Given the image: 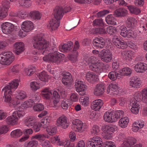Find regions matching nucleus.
<instances>
[{
	"mask_svg": "<svg viewBox=\"0 0 147 147\" xmlns=\"http://www.w3.org/2000/svg\"><path fill=\"white\" fill-rule=\"evenodd\" d=\"M103 105L102 100L100 99L96 100L93 101L91 104L92 109L95 111H98Z\"/></svg>",
	"mask_w": 147,
	"mask_h": 147,
	"instance_id": "obj_25",
	"label": "nucleus"
},
{
	"mask_svg": "<svg viewBox=\"0 0 147 147\" xmlns=\"http://www.w3.org/2000/svg\"><path fill=\"white\" fill-rule=\"evenodd\" d=\"M38 76L39 79L41 81L45 83L48 82L49 76L45 71H43L40 73Z\"/></svg>",
	"mask_w": 147,
	"mask_h": 147,
	"instance_id": "obj_35",
	"label": "nucleus"
},
{
	"mask_svg": "<svg viewBox=\"0 0 147 147\" xmlns=\"http://www.w3.org/2000/svg\"><path fill=\"white\" fill-rule=\"evenodd\" d=\"M36 123V119L34 116L28 117L24 121L25 125L29 127H32Z\"/></svg>",
	"mask_w": 147,
	"mask_h": 147,
	"instance_id": "obj_29",
	"label": "nucleus"
},
{
	"mask_svg": "<svg viewBox=\"0 0 147 147\" xmlns=\"http://www.w3.org/2000/svg\"><path fill=\"white\" fill-rule=\"evenodd\" d=\"M75 87L78 92H84L86 90V85L81 81L76 80Z\"/></svg>",
	"mask_w": 147,
	"mask_h": 147,
	"instance_id": "obj_22",
	"label": "nucleus"
},
{
	"mask_svg": "<svg viewBox=\"0 0 147 147\" xmlns=\"http://www.w3.org/2000/svg\"><path fill=\"white\" fill-rule=\"evenodd\" d=\"M121 76L120 73L113 71L110 72L108 75L109 78L112 80H115L117 78L119 79L121 77Z\"/></svg>",
	"mask_w": 147,
	"mask_h": 147,
	"instance_id": "obj_40",
	"label": "nucleus"
},
{
	"mask_svg": "<svg viewBox=\"0 0 147 147\" xmlns=\"http://www.w3.org/2000/svg\"><path fill=\"white\" fill-rule=\"evenodd\" d=\"M6 122L9 124L15 125L18 123V119L16 118L13 115L8 117L6 119Z\"/></svg>",
	"mask_w": 147,
	"mask_h": 147,
	"instance_id": "obj_36",
	"label": "nucleus"
},
{
	"mask_svg": "<svg viewBox=\"0 0 147 147\" xmlns=\"http://www.w3.org/2000/svg\"><path fill=\"white\" fill-rule=\"evenodd\" d=\"M57 129L55 127L49 126L46 128V131L48 134L50 135L53 136L56 133Z\"/></svg>",
	"mask_w": 147,
	"mask_h": 147,
	"instance_id": "obj_44",
	"label": "nucleus"
},
{
	"mask_svg": "<svg viewBox=\"0 0 147 147\" xmlns=\"http://www.w3.org/2000/svg\"><path fill=\"white\" fill-rule=\"evenodd\" d=\"M69 102L68 100L66 99H64L62 101L61 105L62 108L64 109H67L68 108Z\"/></svg>",
	"mask_w": 147,
	"mask_h": 147,
	"instance_id": "obj_55",
	"label": "nucleus"
},
{
	"mask_svg": "<svg viewBox=\"0 0 147 147\" xmlns=\"http://www.w3.org/2000/svg\"><path fill=\"white\" fill-rule=\"evenodd\" d=\"M22 134V131L20 129H17L12 131L11 133L10 136L12 138H17Z\"/></svg>",
	"mask_w": 147,
	"mask_h": 147,
	"instance_id": "obj_43",
	"label": "nucleus"
},
{
	"mask_svg": "<svg viewBox=\"0 0 147 147\" xmlns=\"http://www.w3.org/2000/svg\"><path fill=\"white\" fill-rule=\"evenodd\" d=\"M105 20L108 24L115 25L116 24V19L112 14L109 15L106 17Z\"/></svg>",
	"mask_w": 147,
	"mask_h": 147,
	"instance_id": "obj_34",
	"label": "nucleus"
},
{
	"mask_svg": "<svg viewBox=\"0 0 147 147\" xmlns=\"http://www.w3.org/2000/svg\"><path fill=\"white\" fill-rule=\"evenodd\" d=\"M50 120L48 118H45L41 120V123L42 124V127L44 128H47L49 126Z\"/></svg>",
	"mask_w": 147,
	"mask_h": 147,
	"instance_id": "obj_51",
	"label": "nucleus"
},
{
	"mask_svg": "<svg viewBox=\"0 0 147 147\" xmlns=\"http://www.w3.org/2000/svg\"><path fill=\"white\" fill-rule=\"evenodd\" d=\"M84 59V60L88 63V64L94 63V62L96 59V58L93 56H86Z\"/></svg>",
	"mask_w": 147,
	"mask_h": 147,
	"instance_id": "obj_58",
	"label": "nucleus"
},
{
	"mask_svg": "<svg viewBox=\"0 0 147 147\" xmlns=\"http://www.w3.org/2000/svg\"><path fill=\"white\" fill-rule=\"evenodd\" d=\"M72 76L70 73L66 72L63 74L62 82L64 85H67L72 81Z\"/></svg>",
	"mask_w": 147,
	"mask_h": 147,
	"instance_id": "obj_30",
	"label": "nucleus"
},
{
	"mask_svg": "<svg viewBox=\"0 0 147 147\" xmlns=\"http://www.w3.org/2000/svg\"><path fill=\"white\" fill-rule=\"evenodd\" d=\"M122 56L125 60H130L131 58V54L129 51H123L121 53Z\"/></svg>",
	"mask_w": 147,
	"mask_h": 147,
	"instance_id": "obj_46",
	"label": "nucleus"
},
{
	"mask_svg": "<svg viewBox=\"0 0 147 147\" xmlns=\"http://www.w3.org/2000/svg\"><path fill=\"white\" fill-rule=\"evenodd\" d=\"M60 23V21L53 19L52 21L49 22L47 26V28L51 30H55L59 26Z\"/></svg>",
	"mask_w": 147,
	"mask_h": 147,
	"instance_id": "obj_23",
	"label": "nucleus"
},
{
	"mask_svg": "<svg viewBox=\"0 0 147 147\" xmlns=\"http://www.w3.org/2000/svg\"><path fill=\"white\" fill-rule=\"evenodd\" d=\"M63 14V9L62 8L60 7H58L54 10V17L53 19L60 21Z\"/></svg>",
	"mask_w": 147,
	"mask_h": 147,
	"instance_id": "obj_19",
	"label": "nucleus"
},
{
	"mask_svg": "<svg viewBox=\"0 0 147 147\" xmlns=\"http://www.w3.org/2000/svg\"><path fill=\"white\" fill-rule=\"evenodd\" d=\"M128 7L130 12L131 13L137 15L141 12L140 9L138 7L132 5L128 6Z\"/></svg>",
	"mask_w": 147,
	"mask_h": 147,
	"instance_id": "obj_42",
	"label": "nucleus"
},
{
	"mask_svg": "<svg viewBox=\"0 0 147 147\" xmlns=\"http://www.w3.org/2000/svg\"><path fill=\"white\" fill-rule=\"evenodd\" d=\"M105 86L102 84H97L94 90V95L99 96L102 95L104 92Z\"/></svg>",
	"mask_w": 147,
	"mask_h": 147,
	"instance_id": "obj_21",
	"label": "nucleus"
},
{
	"mask_svg": "<svg viewBox=\"0 0 147 147\" xmlns=\"http://www.w3.org/2000/svg\"><path fill=\"white\" fill-rule=\"evenodd\" d=\"M93 24L94 26H102L104 25L103 20L102 19H96L93 21Z\"/></svg>",
	"mask_w": 147,
	"mask_h": 147,
	"instance_id": "obj_63",
	"label": "nucleus"
},
{
	"mask_svg": "<svg viewBox=\"0 0 147 147\" xmlns=\"http://www.w3.org/2000/svg\"><path fill=\"white\" fill-rule=\"evenodd\" d=\"M56 124L58 126L63 129L67 128L69 125L67 117L63 115L57 118Z\"/></svg>",
	"mask_w": 147,
	"mask_h": 147,
	"instance_id": "obj_9",
	"label": "nucleus"
},
{
	"mask_svg": "<svg viewBox=\"0 0 147 147\" xmlns=\"http://www.w3.org/2000/svg\"><path fill=\"white\" fill-rule=\"evenodd\" d=\"M107 31L109 34H113L116 32V29L115 27L109 26L107 28Z\"/></svg>",
	"mask_w": 147,
	"mask_h": 147,
	"instance_id": "obj_59",
	"label": "nucleus"
},
{
	"mask_svg": "<svg viewBox=\"0 0 147 147\" xmlns=\"http://www.w3.org/2000/svg\"><path fill=\"white\" fill-rule=\"evenodd\" d=\"M48 136L45 135L43 134H36L32 137V138L33 139H36L39 140H43L45 138H48Z\"/></svg>",
	"mask_w": 147,
	"mask_h": 147,
	"instance_id": "obj_53",
	"label": "nucleus"
},
{
	"mask_svg": "<svg viewBox=\"0 0 147 147\" xmlns=\"http://www.w3.org/2000/svg\"><path fill=\"white\" fill-rule=\"evenodd\" d=\"M127 32V36L126 37L128 38H135L137 36V34L136 33H134V31L131 30H128Z\"/></svg>",
	"mask_w": 147,
	"mask_h": 147,
	"instance_id": "obj_61",
	"label": "nucleus"
},
{
	"mask_svg": "<svg viewBox=\"0 0 147 147\" xmlns=\"http://www.w3.org/2000/svg\"><path fill=\"white\" fill-rule=\"evenodd\" d=\"M125 139L130 146L134 144L136 142V139L134 138L129 137Z\"/></svg>",
	"mask_w": 147,
	"mask_h": 147,
	"instance_id": "obj_60",
	"label": "nucleus"
},
{
	"mask_svg": "<svg viewBox=\"0 0 147 147\" xmlns=\"http://www.w3.org/2000/svg\"><path fill=\"white\" fill-rule=\"evenodd\" d=\"M33 40V46L35 49L42 50L49 47V42L44 39L43 34L42 36L38 35L35 36Z\"/></svg>",
	"mask_w": 147,
	"mask_h": 147,
	"instance_id": "obj_1",
	"label": "nucleus"
},
{
	"mask_svg": "<svg viewBox=\"0 0 147 147\" xmlns=\"http://www.w3.org/2000/svg\"><path fill=\"white\" fill-rule=\"evenodd\" d=\"M99 132V127L96 125H94L90 129V132L93 135H98Z\"/></svg>",
	"mask_w": 147,
	"mask_h": 147,
	"instance_id": "obj_54",
	"label": "nucleus"
},
{
	"mask_svg": "<svg viewBox=\"0 0 147 147\" xmlns=\"http://www.w3.org/2000/svg\"><path fill=\"white\" fill-rule=\"evenodd\" d=\"M101 63H92L89 65V67L91 70L97 73H101L100 67L102 66Z\"/></svg>",
	"mask_w": 147,
	"mask_h": 147,
	"instance_id": "obj_24",
	"label": "nucleus"
},
{
	"mask_svg": "<svg viewBox=\"0 0 147 147\" xmlns=\"http://www.w3.org/2000/svg\"><path fill=\"white\" fill-rule=\"evenodd\" d=\"M86 78L89 82L92 83L98 80V76L91 72H88L86 74Z\"/></svg>",
	"mask_w": 147,
	"mask_h": 147,
	"instance_id": "obj_27",
	"label": "nucleus"
},
{
	"mask_svg": "<svg viewBox=\"0 0 147 147\" xmlns=\"http://www.w3.org/2000/svg\"><path fill=\"white\" fill-rule=\"evenodd\" d=\"M1 28L2 31L4 33L9 34L14 30L15 26L11 23L5 22L1 25Z\"/></svg>",
	"mask_w": 147,
	"mask_h": 147,
	"instance_id": "obj_10",
	"label": "nucleus"
},
{
	"mask_svg": "<svg viewBox=\"0 0 147 147\" xmlns=\"http://www.w3.org/2000/svg\"><path fill=\"white\" fill-rule=\"evenodd\" d=\"M16 95V97L19 100H22L27 97L26 93L23 91H19Z\"/></svg>",
	"mask_w": 147,
	"mask_h": 147,
	"instance_id": "obj_45",
	"label": "nucleus"
},
{
	"mask_svg": "<svg viewBox=\"0 0 147 147\" xmlns=\"http://www.w3.org/2000/svg\"><path fill=\"white\" fill-rule=\"evenodd\" d=\"M112 56V53L110 52L106 49H103L100 51L98 57L100 58L102 61L107 63L111 61L113 58Z\"/></svg>",
	"mask_w": 147,
	"mask_h": 147,
	"instance_id": "obj_7",
	"label": "nucleus"
},
{
	"mask_svg": "<svg viewBox=\"0 0 147 147\" xmlns=\"http://www.w3.org/2000/svg\"><path fill=\"white\" fill-rule=\"evenodd\" d=\"M128 13L127 9L123 8H120L116 9L113 12L114 15L116 17H124Z\"/></svg>",
	"mask_w": 147,
	"mask_h": 147,
	"instance_id": "obj_17",
	"label": "nucleus"
},
{
	"mask_svg": "<svg viewBox=\"0 0 147 147\" xmlns=\"http://www.w3.org/2000/svg\"><path fill=\"white\" fill-rule=\"evenodd\" d=\"M118 91V85L116 84H110L108 87L107 90V93L114 96L117 94Z\"/></svg>",
	"mask_w": 147,
	"mask_h": 147,
	"instance_id": "obj_11",
	"label": "nucleus"
},
{
	"mask_svg": "<svg viewBox=\"0 0 147 147\" xmlns=\"http://www.w3.org/2000/svg\"><path fill=\"white\" fill-rule=\"evenodd\" d=\"M38 145V142L36 140H32L28 142H26L24 144L25 147H36Z\"/></svg>",
	"mask_w": 147,
	"mask_h": 147,
	"instance_id": "obj_48",
	"label": "nucleus"
},
{
	"mask_svg": "<svg viewBox=\"0 0 147 147\" xmlns=\"http://www.w3.org/2000/svg\"><path fill=\"white\" fill-rule=\"evenodd\" d=\"M13 47L14 52L17 55H20L24 51V44L22 42H16L13 45Z\"/></svg>",
	"mask_w": 147,
	"mask_h": 147,
	"instance_id": "obj_13",
	"label": "nucleus"
},
{
	"mask_svg": "<svg viewBox=\"0 0 147 147\" xmlns=\"http://www.w3.org/2000/svg\"><path fill=\"white\" fill-rule=\"evenodd\" d=\"M57 145L63 147H74V145L71 144L69 141L63 140L58 141L57 143Z\"/></svg>",
	"mask_w": 147,
	"mask_h": 147,
	"instance_id": "obj_38",
	"label": "nucleus"
},
{
	"mask_svg": "<svg viewBox=\"0 0 147 147\" xmlns=\"http://www.w3.org/2000/svg\"><path fill=\"white\" fill-rule=\"evenodd\" d=\"M92 44L93 46L96 48L102 49L105 45V40L101 37L95 38L92 41Z\"/></svg>",
	"mask_w": 147,
	"mask_h": 147,
	"instance_id": "obj_12",
	"label": "nucleus"
},
{
	"mask_svg": "<svg viewBox=\"0 0 147 147\" xmlns=\"http://www.w3.org/2000/svg\"><path fill=\"white\" fill-rule=\"evenodd\" d=\"M118 27L120 31V35L124 37H126L128 30L126 27L123 25L119 26Z\"/></svg>",
	"mask_w": 147,
	"mask_h": 147,
	"instance_id": "obj_41",
	"label": "nucleus"
},
{
	"mask_svg": "<svg viewBox=\"0 0 147 147\" xmlns=\"http://www.w3.org/2000/svg\"><path fill=\"white\" fill-rule=\"evenodd\" d=\"M102 137L103 138L108 140L112 137V134L114 131V129L113 127L107 125H104L102 127Z\"/></svg>",
	"mask_w": 147,
	"mask_h": 147,
	"instance_id": "obj_5",
	"label": "nucleus"
},
{
	"mask_svg": "<svg viewBox=\"0 0 147 147\" xmlns=\"http://www.w3.org/2000/svg\"><path fill=\"white\" fill-rule=\"evenodd\" d=\"M142 82L138 78H135L130 81L129 85L134 88H139L141 86Z\"/></svg>",
	"mask_w": 147,
	"mask_h": 147,
	"instance_id": "obj_26",
	"label": "nucleus"
},
{
	"mask_svg": "<svg viewBox=\"0 0 147 147\" xmlns=\"http://www.w3.org/2000/svg\"><path fill=\"white\" fill-rule=\"evenodd\" d=\"M129 121V119L127 117L121 118L119 122V126L122 128H124L126 127Z\"/></svg>",
	"mask_w": 147,
	"mask_h": 147,
	"instance_id": "obj_33",
	"label": "nucleus"
},
{
	"mask_svg": "<svg viewBox=\"0 0 147 147\" xmlns=\"http://www.w3.org/2000/svg\"><path fill=\"white\" fill-rule=\"evenodd\" d=\"M43 59L46 61H50L58 64L62 61L63 58L60 53L55 51L54 52L49 53L48 55L43 57Z\"/></svg>",
	"mask_w": 147,
	"mask_h": 147,
	"instance_id": "obj_3",
	"label": "nucleus"
},
{
	"mask_svg": "<svg viewBox=\"0 0 147 147\" xmlns=\"http://www.w3.org/2000/svg\"><path fill=\"white\" fill-rule=\"evenodd\" d=\"M135 71L138 73H144L147 69V66L146 64L143 62H139L134 66Z\"/></svg>",
	"mask_w": 147,
	"mask_h": 147,
	"instance_id": "obj_16",
	"label": "nucleus"
},
{
	"mask_svg": "<svg viewBox=\"0 0 147 147\" xmlns=\"http://www.w3.org/2000/svg\"><path fill=\"white\" fill-rule=\"evenodd\" d=\"M102 139L98 136L93 137L87 142V147H101L102 142Z\"/></svg>",
	"mask_w": 147,
	"mask_h": 147,
	"instance_id": "obj_8",
	"label": "nucleus"
},
{
	"mask_svg": "<svg viewBox=\"0 0 147 147\" xmlns=\"http://www.w3.org/2000/svg\"><path fill=\"white\" fill-rule=\"evenodd\" d=\"M2 90L4 91V97H5L4 101L6 102H10L11 101V91L6 90L3 89Z\"/></svg>",
	"mask_w": 147,
	"mask_h": 147,
	"instance_id": "obj_37",
	"label": "nucleus"
},
{
	"mask_svg": "<svg viewBox=\"0 0 147 147\" xmlns=\"http://www.w3.org/2000/svg\"><path fill=\"white\" fill-rule=\"evenodd\" d=\"M73 43L72 42H68L63 45H60L59 50L61 51L68 52L72 48Z\"/></svg>",
	"mask_w": 147,
	"mask_h": 147,
	"instance_id": "obj_20",
	"label": "nucleus"
},
{
	"mask_svg": "<svg viewBox=\"0 0 147 147\" xmlns=\"http://www.w3.org/2000/svg\"><path fill=\"white\" fill-rule=\"evenodd\" d=\"M113 111L107 112L104 115V119L105 121L108 123H112L116 121Z\"/></svg>",
	"mask_w": 147,
	"mask_h": 147,
	"instance_id": "obj_15",
	"label": "nucleus"
},
{
	"mask_svg": "<svg viewBox=\"0 0 147 147\" xmlns=\"http://www.w3.org/2000/svg\"><path fill=\"white\" fill-rule=\"evenodd\" d=\"M131 106L132 107H135L136 108H140V105L139 102L136 100H132L130 103Z\"/></svg>",
	"mask_w": 147,
	"mask_h": 147,
	"instance_id": "obj_64",
	"label": "nucleus"
},
{
	"mask_svg": "<svg viewBox=\"0 0 147 147\" xmlns=\"http://www.w3.org/2000/svg\"><path fill=\"white\" fill-rule=\"evenodd\" d=\"M133 100L139 102L143 100V102L147 103V88L143 89L141 92L136 93L134 95Z\"/></svg>",
	"mask_w": 147,
	"mask_h": 147,
	"instance_id": "obj_6",
	"label": "nucleus"
},
{
	"mask_svg": "<svg viewBox=\"0 0 147 147\" xmlns=\"http://www.w3.org/2000/svg\"><path fill=\"white\" fill-rule=\"evenodd\" d=\"M44 106L40 104H38L35 105L33 107V109L36 111H40L44 109Z\"/></svg>",
	"mask_w": 147,
	"mask_h": 147,
	"instance_id": "obj_57",
	"label": "nucleus"
},
{
	"mask_svg": "<svg viewBox=\"0 0 147 147\" xmlns=\"http://www.w3.org/2000/svg\"><path fill=\"white\" fill-rule=\"evenodd\" d=\"M29 16L33 20H38L40 19L41 15L38 11H32L30 13Z\"/></svg>",
	"mask_w": 147,
	"mask_h": 147,
	"instance_id": "obj_39",
	"label": "nucleus"
},
{
	"mask_svg": "<svg viewBox=\"0 0 147 147\" xmlns=\"http://www.w3.org/2000/svg\"><path fill=\"white\" fill-rule=\"evenodd\" d=\"M14 60L13 54L11 51H3L0 54V63L2 65H9Z\"/></svg>",
	"mask_w": 147,
	"mask_h": 147,
	"instance_id": "obj_2",
	"label": "nucleus"
},
{
	"mask_svg": "<svg viewBox=\"0 0 147 147\" xmlns=\"http://www.w3.org/2000/svg\"><path fill=\"white\" fill-rule=\"evenodd\" d=\"M121 72H120L122 74L121 75H125L128 76L131 74L132 73V70L128 67H125L122 69Z\"/></svg>",
	"mask_w": 147,
	"mask_h": 147,
	"instance_id": "obj_50",
	"label": "nucleus"
},
{
	"mask_svg": "<svg viewBox=\"0 0 147 147\" xmlns=\"http://www.w3.org/2000/svg\"><path fill=\"white\" fill-rule=\"evenodd\" d=\"M30 87L33 91H36L40 88L39 84L36 82L34 81L30 83Z\"/></svg>",
	"mask_w": 147,
	"mask_h": 147,
	"instance_id": "obj_56",
	"label": "nucleus"
},
{
	"mask_svg": "<svg viewBox=\"0 0 147 147\" xmlns=\"http://www.w3.org/2000/svg\"><path fill=\"white\" fill-rule=\"evenodd\" d=\"M125 22L127 27L133 28L136 25L137 21L134 18L130 17L127 19Z\"/></svg>",
	"mask_w": 147,
	"mask_h": 147,
	"instance_id": "obj_31",
	"label": "nucleus"
},
{
	"mask_svg": "<svg viewBox=\"0 0 147 147\" xmlns=\"http://www.w3.org/2000/svg\"><path fill=\"white\" fill-rule=\"evenodd\" d=\"M72 128L75 131L80 133L86 131L87 127L86 124L78 119H76L72 122Z\"/></svg>",
	"mask_w": 147,
	"mask_h": 147,
	"instance_id": "obj_4",
	"label": "nucleus"
},
{
	"mask_svg": "<svg viewBox=\"0 0 147 147\" xmlns=\"http://www.w3.org/2000/svg\"><path fill=\"white\" fill-rule=\"evenodd\" d=\"M33 24L30 21H26L23 22L21 25V28L25 32H28L32 30L33 28Z\"/></svg>",
	"mask_w": 147,
	"mask_h": 147,
	"instance_id": "obj_14",
	"label": "nucleus"
},
{
	"mask_svg": "<svg viewBox=\"0 0 147 147\" xmlns=\"http://www.w3.org/2000/svg\"><path fill=\"white\" fill-rule=\"evenodd\" d=\"M23 112L22 111H16L13 112L12 115L16 118L18 119L19 118L23 116Z\"/></svg>",
	"mask_w": 147,
	"mask_h": 147,
	"instance_id": "obj_62",
	"label": "nucleus"
},
{
	"mask_svg": "<svg viewBox=\"0 0 147 147\" xmlns=\"http://www.w3.org/2000/svg\"><path fill=\"white\" fill-rule=\"evenodd\" d=\"M113 41L114 44L117 47L121 49H124L127 47L126 42L123 40H121L119 38H114Z\"/></svg>",
	"mask_w": 147,
	"mask_h": 147,
	"instance_id": "obj_18",
	"label": "nucleus"
},
{
	"mask_svg": "<svg viewBox=\"0 0 147 147\" xmlns=\"http://www.w3.org/2000/svg\"><path fill=\"white\" fill-rule=\"evenodd\" d=\"M19 80H14L9 84V85L5 86L4 88V90H6L11 91L12 89H16L19 85Z\"/></svg>",
	"mask_w": 147,
	"mask_h": 147,
	"instance_id": "obj_28",
	"label": "nucleus"
},
{
	"mask_svg": "<svg viewBox=\"0 0 147 147\" xmlns=\"http://www.w3.org/2000/svg\"><path fill=\"white\" fill-rule=\"evenodd\" d=\"M20 103V102L19 99L16 97L15 98H13L11 100L9 104V106L11 107L16 108L19 104Z\"/></svg>",
	"mask_w": 147,
	"mask_h": 147,
	"instance_id": "obj_49",
	"label": "nucleus"
},
{
	"mask_svg": "<svg viewBox=\"0 0 147 147\" xmlns=\"http://www.w3.org/2000/svg\"><path fill=\"white\" fill-rule=\"evenodd\" d=\"M89 99V97L86 96L81 97L80 101L83 105L86 106L88 104Z\"/></svg>",
	"mask_w": 147,
	"mask_h": 147,
	"instance_id": "obj_52",
	"label": "nucleus"
},
{
	"mask_svg": "<svg viewBox=\"0 0 147 147\" xmlns=\"http://www.w3.org/2000/svg\"><path fill=\"white\" fill-rule=\"evenodd\" d=\"M72 54L69 55L68 58L69 59L73 62H76L77 60L78 55V52L77 51H72Z\"/></svg>",
	"mask_w": 147,
	"mask_h": 147,
	"instance_id": "obj_47",
	"label": "nucleus"
},
{
	"mask_svg": "<svg viewBox=\"0 0 147 147\" xmlns=\"http://www.w3.org/2000/svg\"><path fill=\"white\" fill-rule=\"evenodd\" d=\"M144 123L143 121H136L133 124L132 130L135 132L137 131L139 129L142 128L144 126Z\"/></svg>",
	"mask_w": 147,
	"mask_h": 147,
	"instance_id": "obj_32",
	"label": "nucleus"
}]
</instances>
